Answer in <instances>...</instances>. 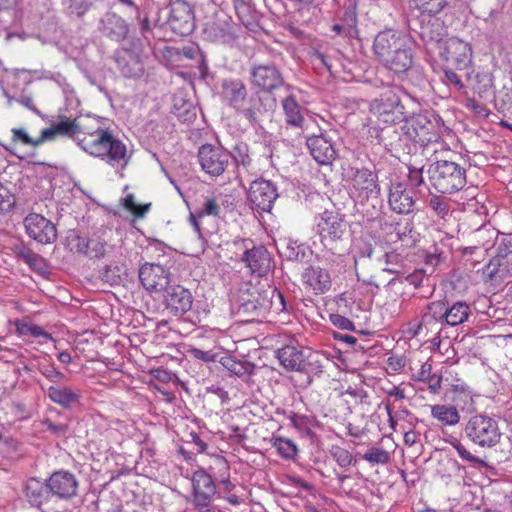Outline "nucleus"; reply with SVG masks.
I'll return each mask as SVG.
<instances>
[{
  "label": "nucleus",
  "mask_w": 512,
  "mask_h": 512,
  "mask_svg": "<svg viewBox=\"0 0 512 512\" xmlns=\"http://www.w3.org/2000/svg\"><path fill=\"white\" fill-rule=\"evenodd\" d=\"M373 53L378 62L395 74L408 72L414 64V48L411 37L394 28L379 31L373 41Z\"/></svg>",
  "instance_id": "obj_1"
},
{
  "label": "nucleus",
  "mask_w": 512,
  "mask_h": 512,
  "mask_svg": "<svg viewBox=\"0 0 512 512\" xmlns=\"http://www.w3.org/2000/svg\"><path fill=\"white\" fill-rule=\"evenodd\" d=\"M92 122L89 133L81 138V149L113 168L125 169L131 159L127 145L96 119Z\"/></svg>",
  "instance_id": "obj_2"
},
{
  "label": "nucleus",
  "mask_w": 512,
  "mask_h": 512,
  "mask_svg": "<svg viewBox=\"0 0 512 512\" xmlns=\"http://www.w3.org/2000/svg\"><path fill=\"white\" fill-rule=\"evenodd\" d=\"M219 96L224 105L234 109L249 122L257 120L260 113L261 99L249 96L248 88L242 79L227 78L222 80Z\"/></svg>",
  "instance_id": "obj_3"
},
{
  "label": "nucleus",
  "mask_w": 512,
  "mask_h": 512,
  "mask_svg": "<svg viewBox=\"0 0 512 512\" xmlns=\"http://www.w3.org/2000/svg\"><path fill=\"white\" fill-rule=\"evenodd\" d=\"M369 121L379 127L396 125L405 120V107L399 95L391 90H385L369 103Z\"/></svg>",
  "instance_id": "obj_4"
},
{
  "label": "nucleus",
  "mask_w": 512,
  "mask_h": 512,
  "mask_svg": "<svg viewBox=\"0 0 512 512\" xmlns=\"http://www.w3.org/2000/svg\"><path fill=\"white\" fill-rule=\"evenodd\" d=\"M403 132L411 141L427 147L433 154L439 150H446V145L440 141V129L436 122L431 121L426 115L415 114L405 118Z\"/></svg>",
  "instance_id": "obj_5"
},
{
  "label": "nucleus",
  "mask_w": 512,
  "mask_h": 512,
  "mask_svg": "<svg viewBox=\"0 0 512 512\" xmlns=\"http://www.w3.org/2000/svg\"><path fill=\"white\" fill-rule=\"evenodd\" d=\"M431 186L440 193L452 194L466 185V172L452 161H436L428 169Z\"/></svg>",
  "instance_id": "obj_6"
},
{
  "label": "nucleus",
  "mask_w": 512,
  "mask_h": 512,
  "mask_svg": "<svg viewBox=\"0 0 512 512\" xmlns=\"http://www.w3.org/2000/svg\"><path fill=\"white\" fill-rule=\"evenodd\" d=\"M465 434L474 444L484 448L494 447L501 439L497 421L482 414L474 415L468 420Z\"/></svg>",
  "instance_id": "obj_7"
},
{
  "label": "nucleus",
  "mask_w": 512,
  "mask_h": 512,
  "mask_svg": "<svg viewBox=\"0 0 512 512\" xmlns=\"http://www.w3.org/2000/svg\"><path fill=\"white\" fill-rule=\"evenodd\" d=\"M315 223L316 233L325 247L332 248L347 231L345 215L336 210L323 211L315 218Z\"/></svg>",
  "instance_id": "obj_8"
},
{
  "label": "nucleus",
  "mask_w": 512,
  "mask_h": 512,
  "mask_svg": "<svg viewBox=\"0 0 512 512\" xmlns=\"http://www.w3.org/2000/svg\"><path fill=\"white\" fill-rule=\"evenodd\" d=\"M191 481L195 508L199 512H211L212 499L216 494V485L212 477L200 468L193 473Z\"/></svg>",
  "instance_id": "obj_9"
},
{
  "label": "nucleus",
  "mask_w": 512,
  "mask_h": 512,
  "mask_svg": "<svg viewBox=\"0 0 512 512\" xmlns=\"http://www.w3.org/2000/svg\"><path fill=\"white\" fill-rule=\"evenodd\" d=\"M250 83L259 91L272 93L283 86L284 78L275 64L260 63L251 67Z\"/></svg>",
  "instance_id": "obj_10"
},
{
  "label": "nucleus",
  "mask_w": 512,
  "mask_h": 512,
  "mask_svg": "<svg viewBox=\"0 0 512 512\" xmlns=\"http://www.w3.org/2000/svg\"><path fill=\"white\" fill-rule=\"evenodd\" d=\"M197 157L201 169L210 177L222 175L230 163V154L226 150L210 144L202 145Z\"/></svg>",
  "instance_id": "obj_11"
},
{
  "label": "nucleus",
  "mask_w": 512,
  "mask_h": 512,
  "mask_svg": "<svg viewBox=\"0 0 512 512\" xmlns=\"http://www.w3.org/2000/svg\"><path fill=\"white\" fill-rule=\"evenodd\" d=\"M167 23L171 30L180 36L192 33L195 28V15L192 5L185 0L173 1L170 4Z\"/></svg>",
  "instance_id": "obj_12"
},
{
  "label": "nucleus",
  "mask_w": 512,
  "mask_h": 512,
  "mask_svg": "<svg viewBox=\"0 0 512 512\" xmlns=\"http://www.w3.org/2000/svg\"><path fill=\"white\" fill-rule=\"evenodd\" d=\"M92 119L78 121L77 119L60 121L49 128H44L41 131L43 143L48 140L54 139L56 136H69L76 140L81 147V138L89 133L92 128Z\"/></svg>",
  "instance_id": "obj_13"
},
{
  "label": "nucleus",
  "mask_w": 512,
  "mask_h": 512,
  "mask_svg": "<svg viewBox=\"0 0 512 512\" xmlns=\"http://www.w3.org/2000/svg\"><path fill=\"white\" fill-rule=\"evenodd\" d=\"M441 56L447 67L462 71L471 64L472 47L461 39L450 38L445 42Z\"/></svg>",
  "instance_id": "obj_14"
},
{
  "label": "nucleus",
  "mask_w": 512,
  "mask_h": 512,
  "mask_svg": "<svg viewBox=\"0 0 512 512\" xmlns=\"http://www.w3.org/2000/svg\"><path fill=\"white\" fill-rule=\"evenodd\" d=\"M301 283L308 295L319 296L331 289L332 277L327 269L309 265L301 273Z\"/></svg>",
  "instance_id": "obj_15"
},
{
  "label": "nucleus",
  "mask_w": 512,
  "mask_h": 512,
  "mask_svg": "<svg viewBox=\"0 0 512 512\" xmlns=\"http://www.w3.org/2000/svg\"><path fill=\"white\" fill-rule=\"evenodd\" d=\"M27 235L41 244H51L57 239L56 226L43 215L29 213L23 221Z\"/></svg>",
  "instance_id": "obj_16"
},
{
  "label": "nucleus",
  "mask_w": 512,
  "mask_h": 512,
  "mask_svg": "<svg viewBox=\"0 0 512 512\" xmlns=\"http://www.w3.org/2000/svg\"><path fill=\"white\" fill-rule=\"evenodd\" d=\"M278 197L275 185L265 179H257L250 184L248 200L252 208L268 212Z\"/></svg>",
  "instance_id": "obj_17"
},
{
  "label": "nucleus",
  "mask_w": 512,
  "mask_h": 512,
  "mask_svg": "<svg viewBox=\"0 0 512 512\" xmlns=\"http://www.w3.org/2000/svg\"><path fill=\"white\" fill-rule=\"evenodd\" d=\"M171 273L168 268L154 263H145L139 270V279L149 292H162L170 283Z\"/></svg>",
  "instance_id": "obj_18"
},
{
  "label": "nucleus",
  "mask_w": 512,
  "mask_h": 512,
  "mask_svg": "<svg viewBox=\"0 0 512 512\" xmlns=\"http://www.w3.org/2000/svg\"><path fill=\"white\" fill-rule=\"evenodd\" d=\"M164 291L163 303L170 314L182 316L191 309L193 296L187 288L176 284L168 286Z\"/></svg>",
  "instance_id": "obj_19"
},
{
  "label": "nucleus",
  "mask_w": 512,
  "mask_h": 512,
  "mask_svg": "<svg viewBox=\"0 0 512 512\" xmlns=\"http://www.w3.org/2000/svg\"><path fill=\"white\" fill-rule=\"evenodd\" d=\"M52 497L60 500H69L76 496L78 481L73 473L56 471L47 479Z\"/></svg>",
  "instance_id": "obj_20"
},
{
  "label": "nucleus",
  "mask_w": 512,
  "mask_h": 512,
  "mask_svg": "<svg viewBox=\"0 0 512 512\" xmlns=\"http://www.w3.org/2000/svg\"><path fill=\"white\" fill-rule=\"evenodd\" d=\"M220 214L221 206L217 198L214 196L204 197L201 206L195 211V213L190 214V223L200 239L206 242L208 236L211 235L210 231L203 228V219L206 216L220 217Z\"/></svg>",
  "instance_id": "obj_21"
},
{
  "label": "nucleus",
  "mask_w": 512,
  "mask_h": 512,
  "mask_svg": "<svg viewBox=\"0 0 512 512\" xmlns=\"http://www.w3.org/2000/svg\"><path fill=\"white\" fill-rule=\"evenodd\" d=\"M388 204L398 214H409L414 210L415 200L405 184L394 182L389 187Z\"/></svg>",
  "instance_id": "obj_22"
},
{
  "label": "nucleus",
  "mask_w": 512,
  "mask_h": 512,
  "mask_svg": "<svg viewBox=\"0 0 512 512\" xmlns=\"http://www.w3.org/2000/svg\"><path fill=\"white\" fill-rule=\"evenodd\" d=\"M241 301L243 311L256 316L266 311L270 305V298L267 292L253 285L242 292Z\"/></svg>",
  "instance_id": "obj_23"
},
{
  "label": "nucleus",
  "mask_w": 512,
  "mask_h": 512,
  "mask_svg": "<svg viewBox=\"0 0 512 512\" xmlns=\"http://www.w3.org/2000/svg\"><path fill=\"white\" fill-rule=\"evenodd\" d=\"M241 260L250 269L251 273L262 277L271 270V257L267 249L263 246L246 249Z\"/></svg>",
  "instance_id": "obj_24"
},
{
  "label": "nucleus",
  "mask_w": 512,
  "mask_h": 512,
  "mask_svg": "<svg viewBox=\"0 0 512 512\" xmlns=\"http://www.w3.org/2000/svg\"><path fill=\"white\" fill-rule=\"evenodd\" d=\"M310 154L321 165L331 164L336 157V151L331 141L323 134L307 139Z\"/></svg>",
  "instance_id": "obj_25"
},
{
  "label": "nucleus",
  "mask_w": 512,
  "mask_h": 512,
  "mask_svg": "<svg viewBox=\"0 0 512 512\" xmlns=\"http://www.w3.org/2000/svg\"><path fill=\"white\" fill-rule=\"evenodd\" d=\"M377 188V176L369 169L356 170L350 179V189L359 198H368Z\"/></svg>",
  "instance_id": "obj_26"
},
{
  "label": "nucleus",
  "mask_w": 512,
  "mask_h": 512,
  "mask_svg": "<svg viewBox=\"0 0 512 512\" xmlns=\"http://www.w3.org/2000/svg\"><path fill=\"white\" fill-rule=\"evenodd\" d=\"M24 493L27 501L39 509L47 505L52 498L48 481L43 482L36 478H30L27 481Z\"/></svg>",
  "instance_id": "obj_27"
},
{
  "label": "nucleus",
  "mask_w": 512,
  "mask_h": 512,
  "mask_svg": "<svg viewBox=\"0 0 512 512\" xmlns=\"http://www.w3.org/2000/svg\"><path fill=\"white\" fill-rule=\"evenodd\" d=\"M219 496L232 506H240L247 500V490L244 485L222 479L218 486Z\"/></svg>",
  "instance_id": "obj_28"
},
{
  "label": "nucleus",
  "mask_w": 512,
  "mask_h": 512,
  "mask_svg": "<svg viewBox=\"0 0 512 512\" xmlns=\"http://www.w3.org/2000/svg\"><path fill=\"white\" fill-rule=\"evenodd\" d=\"M47 395L53 403L66 409H69L79 403L81 398L79 390H75L64 385L50 386L47 389Z\"/></svg>",
  "instance_id": "obj_29"
},
{
  "label": "nucleus",
  "mask_w": 512,
  "mask_h": 512,
  "mask_svg": "<svg viewBox=\"0 0 512 512\" xmlns=\"http://www.w3.org/2000/svg\"><path fill=\"white\" fill-rule=\"evenodd\" d=\"M277 357L283 367L288 370L302 371L306 366V358L302 350L286 345L278 350Z\"/></svg>",
  "instance_id": "obj_30"
},
{
  "label": "nucleus",
  "mask_w": 512,
  "mask_h": 512,
  "mask_svg": "<svg viewBox=\"0 0 512 512\" xmlns=\"http://www.w3.org/2000/svg\"><path fill=\"white\" fill-rule=\"evenodd\" d=\"M104 34L114 41L123 40L128 34V26L123 18L115 13H108L102 19Z\"/></svg>",
  "instance_id": "obj_31"
},
{
  "label": "nucleus",
  "mask_w": 512,
  "mask_h": 512,
  "mask_svg": "<svg viewBox=\"0 0 512 512\" xmlns=\"http://www.w3.org/2000/svg\"><path fill=\"white\" fill-rule=\"evenodd\" d=\"M431 416L437 420L442 427L455 426L460 422V413L458 409L451 404L432 405Z\"/></svg>",
  "instance_id": "obj_32"
},
{
  "label": "nucleus",
  "mask_w": 512,
  "mask_h": 512,
  "mask_svg": "<svg viewBox=\"0 0 512 512\" xmlns=\"http://www.w3.org/2000/svg\"><path fill=\"white\" fill-rule=\"evenodd\" d=\"M282 107L286 123L293 127H302L304 123L303 109L296 99L292 96L286 97L282 101Z\"/></svg>",
  "instance_id": "obj_33"
},
{
  "label": "nucleus",
  "mask_w": 512,
  "mask_h": 512,
  "mask_svg": "<svg viewBox=\"0 0 512 512\" xmlns=\"http://www.w3.org/2000/svg\"><path fill=\"white\" fill-rule=\"evenodd\" d=\"M16 256L19 260L26 263L34 272L44 275L48 272L46 260L39 254L33 252L29 248H21L17 251Z\"/></svg>",
  "instance_id": "obj_34"
},
{
  "label": "nucleus",
  "mask_w": 512,
  "mask_h": 512,
  "mask_svg": "<svg viewBox=\"0 0 512 512\" xmlns=\"http://www.w3.org/2000/svg\"><path fill=\"white\" fill-rule=\"evenodd\" d=\"M446 324L449 326H457L465 322L470 315V307L467 303L458 301L452 306L446 303Z\"/></svg>",
  "instance_id": "obj_35"
},
{
  "label": "nucleus",
  "mask_w": 512,
  "mask_h": 512,
  "mask_svg": "<svg viewBox=\"0 0 512 512\" xmlns=\"http://www.w3.org/2000/svg\"><path fill=\"white\" fill-rule=\"evenodd\" d=\"M506 276L505 270L502 268L501 260L493 258L482 269V279L485 283L503 282Z\"/></svg>",
  "instance_id": "obj_36"
},
{
  "label": "nucleus",
  "mask_w": 512,
  "mask_h": 512,
  "mask_svg": "<svg viewBox=\"0 0 512 512\" xmlns=\"http://www.w3.org/2000/svg\"><path fill=\"white\" fill-rule=\"evenodd\" d=\"M43 143L42 134L38 138H32L24 128H12L11 129V146L15 147L18 144L24 146L37 147Z\"/></svg>",
  "instance_id": "obj_37"
},
{
  "label": "nucleus",
  "mask_w": 512,
  "mask_h": 512,
  "mask_svg": "<svg viewBox=\"0 0 512 512\" xmlns=\"http://www.w3.org/2000/svg\"><path fill=\"white\" fill-rule=\"evenodd\" d=\"M271 441L272 446L283 458L290 460L296 457L298 449L292 440L285 437L273 436Z\"/></svg>",
  "instance_id": "obj_38"
},
{
  "label": "nucleus",
  "mask_w": 512,
  "mask_h": 512,
  "mask_svg": "<svg viewBox=\"0 0 512 512\" xmlns=\"http://www.w3.org/2000/svg\"><path fill=\"white\" fill-rule=\"evenodd\" d=\"M412 6L422 14L436 15L446 6V0H410Z\"/></svg>",
  "instance_id": "obj_39"
},
{
  "label": "nucleus",
  "mask_w": 512,
  "mask_h": 512,
  "mask_svg": "<svg viewBox=\"0 0 512 512\" xmlns=\"http://www.w3.org/2000/svg\"><path fill=\"white\" fill-rule=\"evenodd\" d=\"M88 253L86 256L91 258H101L106 253L107 242L102 235H93L88 238Z\"/></svg>",
  "instance_id": "obj_40"
},
{
  "label": "nucleus",
  "mask_w": 512,
  "mask_h": 512,
  "mask_svg": "<svg viewBox=\"0 0 512 512\" xmlns=\"http://www.w3.org/2000/svg\"><path fill=\"white\" fill-rule=\"evenodd\" d=\"M446 302L445 301H432L430 302L423 311L431 318L438 321L440 324H446Z\"/></svg>",
  "instance_id": "obj_41"
},
{
  "label": "nucleus",
  "mask_w": 512,
  "mask_h": 512,
  "mask_svg": "<svg viewBox=\"0 0 512 512\" xmlns=\"http://www.w3.org/2000/svg\"><path fill=\"white\" fill-rule=\"evenodd\" d=\"M425 277H426L425 272L421 269H417L406 276H399L397 278L392 279L389 282V284L395 285L397 282H399L400 284L408 283L414 289H417L422 285Z\"/></svg>",
  "instance_id": "obj_42"
},
{
  "label": "nucleus",
  "mask_w": 512,
  "mask_h": 512,
  "mask_svg": "<svg viewBox=\"0 0 512 512\" xmlns=\"http://www.w3.org/2000/svg\"><path fill=\"white\" fill-rule=\"evenodd\" d=\"M16 325V332L20 336H33V337H45L50 339L51 335L47 332H45L41 327L33 324H29L22 321H17L15 323Z\"/></svg>",
  "instance_id": "obj_43"
},
{
  "label": "nucleus",
  "mask_w": 512,
  "mask_h": 512,
  "mask_svg": "<svg viewBox=\"0 0 512 512\" xmlns=\"http://www.w3.org/2000/svg\"><path fill=\"white\" fill-rule=\"evenodd\" d=\"M67 246L70 251L83 254L86 256L88 253V238L80 236L76 233H71L66 238Z\"/></svg>",
  "instance_id": "obj_44"
},
{
  "label": "nucleus",
  "mask_w": 512,
  "mask_h": 512,
  "mask_svg": "<svg viewBox=\"0 0 512 512\" xmlns=\"http://www.w3.org/2000/svg\"><path fill=\"white\" fill-rule=\"evenodd\" d=\"M363 459L371 464H387L390 460V455L383 448L372 447L364 453Z\"/></svg>",
  "instance_id": "obj_45"
},
{
  "label": "nucleus",
  "mask_w": 512,
  "mask_h": 512,
  "mask_svg": "<svg viewBox=\"0 0 512 512\" xmlns=\"http://www.w3.org/2000/svg\"><path fill=\"white\" fill-rule=\"evenodd\" d=\"M332 458L336 461V463L340 467H348L353 462V455L352 453L340 446H332L330 450Z\"/></svg>",
  "instance_id": "obj_46"
},
{
  "label": "nucleus",
  "mask_w": 512,
  "mask_h": 512,
  "mask_svg": "<svg viewBox=\"0 0 512 512\" xmlns=\"http://www.w3.org/2000/svg\"><path fill=\"white\" fill-rule=\"evenodd\" d=\"M16 204L15 195L0 183V214L11 211Z\"/></svg>",
  "instance_id": "obj_47"
},
{
  "label": "nucleus",
  "mask_w": 512,
  "mask_h": 512,
  "mask_svg": "<svg viewBox=\"0 0 512 512\" xmlns=\"http://www.w3.org/2000/svg\"><path fill=\"white\" fill-rule=\"evenodd\" d=\"M123 206L136 217H142L149 210L150 204L138 205L133 194H128L123 199Z\"/></svg>",
  "instance_id": "obj_48"
},
{
  "label": "nucleus",
  "mask_w": 512,
  "mask_h": 512,
  "mask_svg": "<svg viewBox=\"0 0 512 512\" xmlns=\"http://www.w3.org/2000/svg\"><path fill=\"white\" fill-rule=\"evenodd\" d=\"M27 84V75L23 72H15L7 76V86L13 93L23 90Z\"/></svg>",
  "instance_id": "obj_49"
},
{
  "label": "nucleus",
  "mask_w": 512,
  "mask_h": 512,
  "mask_svg": "<svg viewBox=\"0 0 512 512\" xmlns=\"http://www.w3.org/2000/svg\"><path fill=\"white\" fill-rule=\"evenodd\" d=\"M420 321H421L423 329H424L425 337L430 334H440L443 325L440 324L435 319L431 318L426 313H424V312L422 313Z\"/></svg>",
  "instance_id": "obj_50"
},
{
  "label": "nucleus",
  "mask_w": 512,
  "mask_h": 512,
  "mask_svg": "<svg viewBox=\"0 0 512 512\" xmlns=\"http://www.w3.org/2000/svg\"><path fill=\"white\" fill-rule=\"evenodd\" d=\"M310 59L315 69H326L330 74H332L331 64L329 63L327 57L321 53L319 50H313L310 54Z\"/></svg>",
  "instance_id": "obj_51"
},
{
  "label": "nucleus",
  "mask_w": 512,
  "mask_h": 512,
  "mask_svg": "<svg viewBox=\"0 0 512 512\" xmlns=\"http://www.w3.org/2000/svg\"><path fill=\"white\" fill-rule=\"evenodd\" d=\"M443 70L445 81L448 85H453L458 90L464 87L461 77L454 71L456 70L455 68L447 67V64H444Z\"/></svg>",
  "instance_id": "obj_52"
},
{
  "label": "nucleus",
  "mask_w": 512,
  "mask_h": 512,
  "mask_svg": "<svg viewBox=\"0 0 512 512\" xmlns=\"http://www.w3.org/2000/svg\"><path fill=\"white\" fill-rule=\"evenodd\" d=\"M452 445L461 459L474 464L482 462L478 457L474 456L468 449H466V447L459 440H454Z\"/></svg>",
  "instance_id": "obj_53"
},
{
  "label": "nucleus",
  "mask_w": 512,
  "mask_h": 512,
  "mask_svg": "<svg viewBox=\"0 0 512 512\" xmlns=\"http://www.w3.org/2000/svg\"><path fill=\"white\" fill-rule=\"evenodd\" d=\"M429 206L431 207V209H433V211H435V213L438 216L442 218H444L449 212L446 202L439 196L431 197L429 201Z\"/></svg>",
  "instance_id": "obj_54"
},
{
  "label": "nucleus",
  "mask_w": 512,
  "mask_h": 512,
  "mask_svg": "<svg viewBox=\"0 0 512 512\" xmlns=\"http://www.w3.org/2000/svg\"><path fill=\"white\" fill-rule=\"evenodd\" d=\"M465 107L468 110L474 112L478 116L487 117L489 115V110L487 109V107L483 103L478 102L473 98H468L466 100Z\"/></svg>",
  "instance_id": "obj_55"
},
{
  "label": "nucleus",
  "mask_w": 512,
  "mask_h": 512,
  "mask_svg": "<svg viewBox=\"0 0 512 512\" xmlns=\"http://www.w3.org/2000/svg\"><path fill=\"white\" fill-rule=\"evenodd\" d=\"M330 321L332 324L341 330H353L354 325L350 319L340 314H331Z\"/></svg>",
  "instance_id": "obj_56"
},
{
  "label": "nucleus",
  "mask_w": 512,
  "mask_h": 512,
  "mask_svg": "<svg viewBox=\"0 0 512 512\" xmlns=\"http://www.w3.org/2000/svg\"><path fill=\"white\" fill-rule=\"evenodd\" d=\"M432 373V364L426 361L420 365L417 372L412 373V379L415 381L423 382L428 379Z\"/></svg>",
  "instance_id": "obj_57"
},
{
  "label": "nucleus",
  "mask_w": 512,
  "mask_h": 512,
  "mask_svg": "<svg viewBox=\"0 0 512 512\" xmlns=\"http://www.w3.org/2000/svg\"><path fill=\"white\" fill-rule=\"evenodd\" d=\"M408 171V180L412 186L419 187L424 183L422 168L409 167Z\"/></svg>",
  "instance_id": "obj_58"
},
{
  "label": "nucleus",
  "mask_w": 512,
  "mask_h": 512,
  "mask_svg": "<svg viewBox=\"0 0 512 512\" xmlns=\"http://www.w3.org/2000/svg\"><path fill=\"white\" fill-rule=\"evenodd\" d=\"M405 366V359L399 356H390L387 360V369L392 373L399 372Z\"/></svg>",
  "instance_id": "obj_59"
},
{
  "label": "nucleus",
  "mask_w": 512,
  "mask_h": 512,
  "mask_svg": "<svg viewBox=\"0 0 512 512\" xmlns=\"http://www.w3.org/2000/svg\"><path fill=\"white\" fill-rule=\"evenodd\" d=\"M406 334L410 338H414V337L419 336V335H423L424 336V329H423L421 321L420 320L419 321L418 320H413V321L409 322L408 326H407V329H406Z\"/></svg>",
  "instance_id": "obj_60"
},
{
  "label": "nucleus",
  "mask_w": 512,
  "mask_h": 512,
  "mask_svg": "<svg viewBox=\"0 0 512 512\" xmlns=\"http://www.w3.org/2000/svg\"><path fill=\"white\" fill-rule=\"evenodd\" d=\"M428 385L431 393L436 394L439 392L442 383V377L438 374H430L427 380L424 381Z\"/></svg>",
  "instance_id": "obj_61"
},
{
  "label": "nucleus",
  "mask_w": 512,
  "mask_h": 512,
  "mask_svg": "<svg viewBox=\"0 0 512 512\" xmlns=\"http://www.w3.org/2000/svg\"><path fill=\"white\" fill-rule=\"evenodd\" d=\"M191 355L199 360L210 362L215 360V355L212 351H204L199 348H192L190 350Z\"/></svg>",
  "instance_id": "obj_62"
},
{
  "label": "nucleus",
  "mask_w": 512,
  "mask_h": 512,
  "mask_svg": "<svg viewBox=\"0 0 512 512\" xmlns=\"http://www.w3.org/2000/svg\"><path fill=\"white\" fill-rule=\"evenodd\" d=\"M355 246L358 248L359 255L361 257H371V255L373 253V246L371 243H369L368 241H365L363 239H360L357 241Z\"/></svg>",
  "instance_id": "obj_63"
},
{
  "label": "nucleus",
  "mask_w": 512,
  "mask_h": 512,
  "mask_svg": "<svg viewBox=\"0 0 512 512\" xmlns=\"http://www.w3.org/2000/svg\"><path fill=\"white\" fill-rule=\"evenodd\" d=\"M386 394L389 397H394L396 400H403L406 397L405 389L402 387V384L386 390Z\"/></svg>",
  "instance_id": "obj_64"
}]
</instances>
